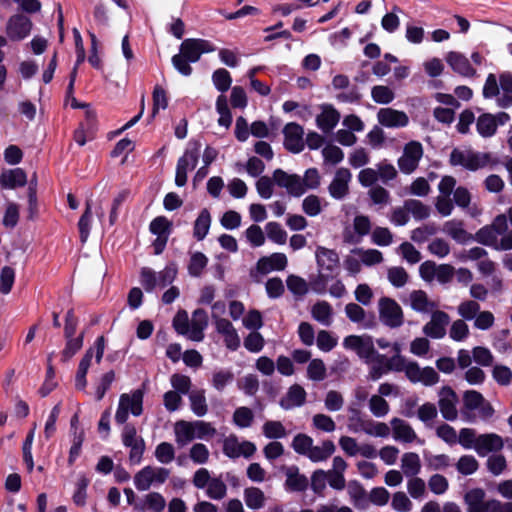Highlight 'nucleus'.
Listing matches in <instances>:
<instances>
[{"instance_id":"nucleus-1","label":"nucleus","mask_w":512,"mask_h":512,"mask_svg":"<svg viewBox=\"0 0 512 512\" xmlns=\"http://www.w3.org/2000/svg\"><path fill=\"white\" fill-rule=\"evenodd\" d=\"M483 97L496 98V104L500 108L512 106V73L505 71L499 75L490 73L483 86Z\"/></svg>"},{"instance_id":"nucleus-2","label":"nucleus","mask_w":512,"mask_h":512,"mask_svg":"<svg viewBox=\"0 0 512 512\" xmlns=\"http://www.w3.org/2000/svg\"><path fill=\"white\" fill-rule=\"evenodd\" d=\"M457 313L464 321H473L474 328L482 331L494 326L495 317L491 311L481 310L480 304L472 299H466L457 306Z\"/></svg>"},{"instance_id":"nucleus-3","label":"nucleus","mask_w":512,"mask_h":512,"mask_svg":"<svg viewBox=\"0 0 512 512\" xmlns=\"http://www.w3.org/2000/svg\"><path fill=\"white\" fill-rule=\"evenodd\" d=\"M450 163L454 166L459 165L465 169L476 171L487 166H495L498 160L493 158L490 153L454 149L450 154Z\"/></svg>"},{"instance_id":"nucleus-4","label":"nucleus","mask_w":512,"mask_h":512,"mask_svg":"<svg viewBox=\"0 0 512 512\" xmlns=\"http://www.w3.org/2000/svg\"><path fill=\"white\" fill-rule=\"evenodd\" d=\"M144 392L136 389L130 393H123L119 397L118 407L115 413V421L118 424H125L129 413L138 417L143 413Z\"/></svg>"},{"instance_id":"nucleus-5","label":"nucleus","mask_w":512,"mask_h":512,"mask_svg":"<svg viewBox=\"0 0 512 512\" xmlns=\"http://www.w3.org/2000/svg\"><path fill=\"white\" fill-rule=\"evenodd\" d=\"M170 476V470L165 467L147 465L139 470L133 478L138 491H147L152 486L164 484Z\"/></svg>"},{"instance_id":"nucleus-6","label":"nucleus","mask_w":512,"mask_h":512,"mask_svg":"<svg viewBox=\"0 0 512 512\" xmlns=\"http://www.w3.org/2000/svg\"><path fill=\"white\" fill-rule=\"evenodd\" d=\"M315 259L318 274L322 280H328L338 275L340 270V258L336 250L319 245L315 250Z\"/></svg>"},{"instance_id":"nucleus-7","label":"nucleus","mask_w":512,"mask_h":512,"mask_svg":"<svg viewBox=\"0 0 512 512\" xmlns=\"http://www.w3.org/2000/svg\"><path fill=\"white\" fill-rule=\"evenodd\" d=\"M200 149L201 144L198 141L190 142L183 156L179 158L175 174V184L178 187H183L187 183V174L196 167Z\"/></svg>"},{"instance_id":"nucleus-8","label":"nucleus","mask_w":512,"mask_h":512,"mask_svg":"<svg viewBox=\"0 0 512 512\" xmlns=\"http://www.w3.org/2000/svg\"><path fill=\"white\" fill-rule=\"evenodd\" d=\"M380 321L390 327L398 328L404 322L401 306L392 298L382 297L378 302Z\"/></svg>"},{"instance_id":"nucleus-9","label":"nucleus","mask_w":512,"mask_h":512,"mask_svg":"<svg viewBox=\"0 0 512 512\" xmlns=\"http://www.w3.org/2000/svg\"><path fill=\"white\" fill-rule=\"evenodd\" d=\"M352 226V229L346 227L342 233L343 241L347 244L360 243L365 236L371 235L373 230L370 218L363 214L354 217Z\"/></svg>"},{"instance_id":"nucleus-10","label":"nucleus","mask_w":512,"mask_h":512,"mask_svg":"<svg viewBox=\"0 0 512 512\" xmlns=\"http://www.w3.org/2000/svg\"><path fill=\"white\" fill-rule=\"evenodd\" d=\"M343 346L348 350L356 352L365 362L377 353L374 348L373 339L369 335H349L344 338Z\"/></svg>"},{"instance_id":"nucleus-11","label":"nucleus","mask_w":512,"mask_h":512,"mask_svg":"<svg viewBox=\"0 0 512 512\" xmlns=\"http://www.w3.org/2000/svg\"><path fill=\"white\" fill-rule=\"evenodd\" d=\"M423 156V148L419 142L411 141L404 147L402 156L398 159L401 172L411 174L419 164Z\"/></svg>"},{"instance_id":"nucleus-12","label":"nucleus","mask_w":512,"mask_h":512,"mask_svg":"<svg viewBox=\"0 0 512 512\" xmlns=\"http://www.w3.org/2000/svg\"><path fill=\"white\" fill-rule=\"evenodd\" d=\"M438 406L442 417L447 421H455L458 418V397L452 388L442 387L438 392Z\"/></svg>"},{"instance_id":"nucleus-13","label":"nucleus","mask_w":512,"mask_h":512,"mask_svg":"<svg viewBox=\"0 0 512 512\" xmlns=\"http://www.w3.org/2000/svg\"><path fill=\"white\" fill-rule=\"evenodd\" d=\"M215 46L204 39H186L180 46V54L188 61L197 62L203 53L215 51Z\"/></svg>"},{"instance_id":"nucleus-14","label":"nucleus","mask_w":512,"mask_h":512,"mask_svg":"<svg viewBox=\"0 0 512 512\" xmlns=\"http://www.w3.org/2000/svg\"><path fill=\"white\" fill-rule=\"evenodd\" d=\"M430 320L423 326V333L432 339H441L446 335V327L450 322L449 315L436 309L431 312Z\"/></svg>"},{"instance_id":"nucleus-15","label":"nucleus","mask_w":512,"mask_h":512,"mask_svg":"<svg viewBox=\"0 0 512 512\" xmlns=\"http://www.w3.org/2000/svg\"><path fill=\"white\" fill-rule=\"evenodd\" d=\"M500 236L495 232V230L490 226H485L481 228L476 233L477 241L486 245L491 246L497 250H510L512 249V235L509 234L507 236Z\"/></svg>"},{"instance_id":"nucleus-16","label":"nucleus","mask_w":512,"mask_h":512,"mask_svg":"<svg viewBox=\"0 0 512 512\" xmlns=\"http://www.w3.org/2000/svg\"><path fill=\"white\" fill-rule=\"evenodd\" d=\"M273 180L278 187L284 188L289 195L293 197H301L303 195L300 175L289 174L282 169H276L273 172Z\"/></svg>"},{"instance_id":"nucleus-17","label":"nucleus","mask_w":512,"mask_h":512,"mask_svg":"<svg viewBox=\"0 0 512 512\" xmlns=\"http://www.w3.org/2000/svg\"><path fill=\"white\" fill-rule=\"evenodd\" d=\"M351 179L352 174L347 168L337 169L328 186L329 195L335 200H343L349 194Z\"/></svg>"},{"instance_id":"nucleus-18","label":"nucleus","mask_w":512,"mask_h":512,"mask_svg":"<svg viewBox=\"0 0 512 512\" xmlns=\"http://www.w3.org/2000/svg\"><path fill=\"white\" fill-rule=\"evenodd\" d=\"M256 451V446L250 441H239L236 436H229L224 440L223 452L230 458L251 457Z\"/></svg>"},{"instance_id":"nucleus-19","label":"nucleus","mask_w":512,"mask_h":512,"mask_svg":"<svg viewBox=\"0 0 512 512\" xmlns=\"http://www.w3.org/2000/svg\"><path fill=\"white\" fill-rule=\"evenodd\" d=\"M284 145L292 153H299L304 149V131L297 123H288L283 130Z\"/></svg>"},{"instance_id":"nucleus-20","label":"nucleus","mask_w":512,"mask_h":512,"mask_svg":"<svg viewBox=\"0 0 512 512\" xmlns=\"http://www.w3.org/2000/svg\"><path fill=\"white\" fill-rule=\"evenodd\" d=\"M320 112L316 116L317 127L324 133L332 131L340 120V113L331 104H321Z\"/></svg>"},{"instance_id":"nucleus-21","label":"nucleus","mask_w":512,"mask_h":512,"mask_svg":"<svg viewBox=\"0 0 512 512\" xmlns=\"http://www.w3.org/2000/svg\"><path fill=\"white\" fill-rule=\"evenodd\" d=\"M32 23L24 15L12 16L6 27V33L11 40H22L27 37L31 31Z\"/></svg>"},{"instance_id":"nucleus-22","label":"nucleus","mask_w":512,"mask_h":512,"mask_svg":"<svg viewBox=\"0 0 512 512\" xmlns=\"http://www.w3.org/2000/svg\"><path fill=\"white\" fill-rule=\"evenodd\" d=\"M378 122L387 128H401L409 123L407 114L392 108H381L377 113Z\"/></svg>"},{"instance_id":"nucleus-23","label":"nucleus","mask_w":512,"mask_h":512,"mask_svg":"<svg viewBox=\"0 0 512 512\" xmlns=\"http://www.w3.org/2000/svg\"><path fill=\"white\" fill-rule=\"evenodd\" d=\"M464 405L468 410H479L482 417H491L494 410L492 406L485 401L481 393L475 390L466 391L463 395Z\"/></svg>"},{"instance_id":"nucleus-24","label":"nucleus","mask_w":512,"mask_h":512,"mask_svg":"<svg viewBox=\"0 0 512 512\" xmlns=\"http://www.w3.org/2000/svg\"><path fill=\"white\" fill-rule=\"evenodd\" d=\"M504 447L503 438L496 433L479 434L475 452L479 456H486L491 452H498Z\"/></svg>"},{"instance_id":"nucleus-25","label":"nucleus","mask_w":512,"mask_h":512,"mask_svg":"<svg viewBox=\"0 0 512 512\" xmlns=\"http://www.w3.org/2000/svg\"><path fill=\"white\" fill-rule=\"evenodd\" d=\"M288 264L287 256L284 253H272L269 256L261 257L256 264V269L261 274H268L272 271H282Z\"/></svg>"},{"instance_id":"nucleus-26","label":"nucleus","mask_w":512,"mask_h":512,"mask_svg":"<svg viewBox=\"0 0 512 512\" xmlns=\"http://www.w3.org/2000/svg\"><path fill=\"white\" fill-rule=\"evenodd\" d=\"M393 438L403 443H412L418 440V436L412 426L403 419L392 418L390 421Z\"/></svg>"},{"instance_id":"nucleus-27","label":"nucleus","mask_w":512,"mask_h":512,"mask_svg":"<svg viewBox=\"0 0 512 512\" xmlns=\"http://www.w3.org/2000/svg\"><path fill=\"white\" fill-rule=\"evenodd\" d=\"M411 308L419 313H431L438 307L437 303L431 300L423 290H414L409 294Z\"/></svg>"},{"instance_id":"nucleus-28","label":"nucleus","mask_w":512,"mask_h":512,"mask_svg":"<svg viewBox=\"0 0 512 512\" xmlns=\"http://www.w3.org/2000/svg\"><path fill=\"white\" fill-rule=\"evenodd\" d=\"M445 59L451 69L462 76L472 77L476 74L469 60L461 53L449 52Z\"/></svg>"},{"instance_id":"nucleus-29","label":"nucleus","mask_w":512,"mask_h":512,"mask_svg":"<svg viewBox=\"0 0 512 512\" xmlns=\"http://www.w3.org/2000/svg\"><path fill=\"white\" fill-rule=\"evenodd\" d=\"M208 326V316L203 309H196L189 324L190 340L200 342L204 338V330Z\"/></svg>"},{"instance_id":"nucleus-30","label":"nucleus","mask_w":512,"mask_h":512,"mask_svg":"<svg viewBox=\"0 0 512 512\" xmlns=\"http://www.w3.org/2000/svg\"><path fill=\"white\" fill-rule=\"evenodd\" d=\"M306 391L298 384L292 385L286 395L280 400V406L285 410L300 407L305 403Z\"/></svg>"},{"instance_id":"nucleus-31","label":"nucleus","mask_w":512,"mask_h":512,"mask_svg":"<svg viewBox=\"0 0 512 512\" xmlns=\"http://www.w3.org/2000/svg\"><path fill=\"white\" fill-rule=\"evenodd\" d=\"M175 442L183 447L195 439L193 421L179 420L174 424Z\"/></svg>"},{"instance_id":"nucleus-32","label":"nucleus","mask_w":512,"mask_h":512,"mask_svg":"<svg viewBox=\"0 0 512 512\" xmlns=\"http://www.w3.org/2000/svg\"><path fill=\"white\" fill-rule=\"evenodd\" d=\"M216 330L224 337L225 345L228 349L235 351L240 346V338L229 320H218L215 323Z\"/></svg>"},{"instance_id":"nucleus-33","label":"nucleus","mask_w":512,"mask_h":512,"mask_svg":"<svg viewBox=\"0 0 512 512\" xmlns=\"http://www.w3.org/2000/svg\"><path fill=\"white\" fill-rule=\"evenodd\" d=\"M105 345H106V340H105L104 336H99L96 339L94 346L89 348L86 351L83 358L81 359L79 366H78V370H81L82 372H86V373L88 372L90 365H91V360L94 355V351H95L96 362L100 363V361L103 357V354H104Z\"/></svg>"},{"instance_id":"nucleus-34","label":"nucleus","mask_w":512,"mask_h":512,"mask_svg":"<svg viewBox=\"0 0 512 512\" xmlns=\"http://www.w3.org/2000/svg\"><path fill=\"white\" fill-rule=\"evenodd\" d=\"M311 314L314 320L323 326H330L333 322V308L326 301H318L311 308Z\"/></svg>"},{"instance_id":"nucleus-35","label":"nucleus","mask_w":512,"mask_h":512,"mask_svg":"<svg viewBox=\"0 0 512 512\" xmlns=\"http://www.w3.org/2000/svg\"><path fill=\"white\" fill-rule=\"evenodd\" d=\"M243 498L246 506L251 510H260L266 505V496L258 487H247L243 491Z\"/></svg>"},{"instance_id":"nucleus-36","label":"nucleus","mask_w":512,"mask_h":512,"mask_svg":"<svg viewBox=\"0 0 512 512\" xmlns=\"http://www.w3.org/2000/svg\"><path fill=\"white\" fill-rule=\"evenodd\" d=\"M464 502L467 512H483L485 508V491L481 488H474L466 492Z\"/></svg>"},{"instance_id":"nucleus-37","label":"nucleus","mask_w":512,"mask_h":512,"mask_svg":"<svg viewBox=\"0 0 512 512\" xmlns=\"http://www.w3.org/2000/svg\"><path fill=\"white\" fill-rule=\"evenodd\" d=\"M443 231L458 243H466L471 239V235L464 229L461 220H449L444 223Z\"/></svg>"},{"instance_id":"nucleus-38","label":"nucleus","mask_w":512,"mask_h":512,"mask_svg":"<svg viewBox=\"0 0 512 512\" xmlns=\"http://www.w3.org/2000/svg\"><path fill=\"white\" fill-rule=\"evenodd\" d=\"M401 470L409 478L417 476L422 468L420 457L415 452H406L401 457Z\"/></svg>"},{"instance_id":"nucleus-39","label":"nucleus","mask_w":512,"mask_h":512,"mask_svg":"<svg viewBox=\"0 0 512 512\" xmlns=\"http://www.w3.org/2000/svg\"><path fill=\"white\" fill-rule=\"evenodd\" d=\"M366 363L370 366L369 378L371 380H378L389 372L388 358L378 352L371 359H368Z\"/></svg>"},{"instance_id":"nucleus-40","label":"nucleus","mask_w":512,"mask_h":512,"mask_svg":"<svg viewBox=\"0 0 512 512\" xmlns=\"http://www.w3.org/2000/svg\"><path fill=\"white\" fill-rule=\"evenodd\" d=\"M166 507V500L159 492H150L144 496L143 503L136 506L141 512L151 510L162 512Z\"/></svg>"},{"instance_id":"nucleus-41","label":"nucleus","mask_w":512,"mask_h":512,"mask_svg":"<svg viewBox=\"0 0 512 512\" xmlns=\"http://www.w3.org/2000/svg\"><path fill=\"white\" fill-rule=\"evenodd\" d=\"M27 182L25 172L20 169H12L4 172L0 177L2 187L13 189L17 186H24Z\"/></svg>"},{"instance_id":"nucleus-42","label":"nucleus","mask_w":512,"mask_h":512,"mask_svg":"<svg viewBox=\"0 0 512 512\" xmlns=\"http://www.w3.org/2000/svg\"><path fill=\"white\" fill-rule=\"evenodd\" d=\"M285 485L291 491H304L308 486V479L299 473L297 467H290L286 472Z\"/></svg>"},{"instance_id":"nucleus-43","label":"nucleus","mask_w":512,"mask_h":512,"mask_svg":"<svg viewBox=\"0 0 512 512\" xmlns=\"http://www.w3.org/2000/svg\"><path fill=\"white\" fill-rule=\"evenodd\" d=\"M476 128L482 137H492L497 131L494 115L490 113L480 115L476 122Z\"/></svg>"},{"instance_id":"nucleus-44","label":"nucleus","mask_w":512,"mask_h":512,"mask_svg":"<svg viewBox=\"0 0 512 512\" xmlns=\"http://www.w3.org/2000/svg\"><path fill=\"white\" fill-rule=\"evenodd\" d=\"M210 225H211L210 212L207 209L201 210V212L199 213V215L194 223V231H193L194 237L199 241L203 240L209 232Z\"/></svg>"},{"instance_id":"nucleus-45","label":"nucleus","mask_w":512,"mask_h":512,"mask_svg":"<svg viewBox=\"0 0 512 512\" xmlns=\"http://www.w3.org/2000/svg\"><path fill=\"white\" fill-rule=\"evenodd\" d=\"M335 445L332 441H324L319 446H312L307 457L313 462H321L328 459L334 452Z\"/></svg>"},{"instance_id":"nucleus-46","label":"nucleus","mask_w":512,"mask_h":512,"mask_svg":"<svg viewBox=\"0 0 512 512\" xmlns=\"http://www.w3.org/2000/svg\"><path fill=\"white\" fill-rule=\"evenodd\" d=\"M234 379V373L230 369H218L212 374L211 384L215 390L221 392L232 384Z\"/></svg>"},{"instance_id":"nucleus-47","label":"nucleus","mask_w":512,"mask_h":512,"mask_svg":"<svg viewBox=\"0 0 512 512\" xmlns=\"http://www.w3.org/2000/svg\"><path fill=\"white\" fill-rule=\"evenodd\" d=\"M352 253H355L360 258V261L362 264L366 266H373L376 264H380L383 262L384 257L383 253L377 249H363V248H356L352 250Z\"/></svg>"},{"instance_id":"nucleus-48","label":"nucleus","mask_w":512,"mask_h":512,"mask_svg":"<svg viewBox=\"0 0 512 512\" xmlns=\"http://www.w3.org/2000/svg\"><path fill=\"white\" fill-rule=\"evenodd\" d=\"M407 492L412 499L422 500L427 495L425 481L418 477H409L406 484Z\"/></svg>"},{"instance_id":"nucleus-49","label":"nucleus","mask_w":512,"mask_h":512,"mask_svg":"<svg viewBox=\"0 0 512 512\" xmlns=\"http://www.w3.org/2000/svg\"><path fill=\"white\" fill-rule=\"evenodd\" d=\"M190 406L192 412L198 416H204L208 411V405L203 390L192 391L189 394Z\"/></svg>"},{"instance_id":"nucleus-50","label":"nucleus","mask_w":512,"mask_h":512,"mask_svg":"<svg viewBox=\"0 0 512 512\" xmlns=\"http://www.w3.org/2000/svg\"><path fill=\"white\" fill-rule=\"evenodd\" d=\"M175 453L174 446L169 442L159 443L154 450L156 460L164 465L171 463L175 459Z\"/></svg>"},{"instance_id":"nucleus-51","label":"nucleus","mask_w":512,"mask_h":512,"mask_svg":"<svg viewBox=\"0 0 512 512\" xmlns=\"http://www.w3.org/2000/svg\"><path fill=\"white\" fill-rule=\"evenodd\" d=\"M393 240V233L387 227L377 226L371 232V242L377 246H390Z\"/></svg>"},{"instance_id":"nucleus-52","label":"nucleus","mask_w":512,"mask_h":512,"mask_svg":"<svg viewBox=\"0 0 512 512\" xmlns=\"http://www.w3.org/2000/svg\"><path fill=\"white\" fill-rule=\"evenodd\" d=\"M232 420L237 427L248 428L254 421V413L250 408L241 406L234 411Z\"/></svg>"},{"instance_id":"nucleus-53","label":"nucleus","mask_w":512,"mask_h":512,"mask_svg":"<svg viewBox=\"0 0 512 512\" xmlns=\"http://www.w3.org/2000/svg\"><path fill=\"white\" fill-rule=\"evenodd\" d=\"M362 431L374 437H388L390 435V427L383 422H375L368 420L362 423Z\"/></svg>"},{"instance_id":"nucleus-54","label":"nucleus","mask_w":512,"mask_h":512,"mask_svg":"<svg viewBox=\"0 0 512 512\" xmlns=\"http://www.w3.org/2000/svg\"><path fill=\"white\" fill-rule=\"evenodd\" d=\"M371 414L377 418L385 417L390 411L389 403L378 395H372L368 402Z\"/></svg>"},{"instance_id":"nucleus-55","label":"nucleus","mask_w":512,"mask_h":512,"mask_svg":"<svg viewBox=\"0 0 512 512\" xmlns=\"http://www.w3.org/2000/svg\"><path fill=\"white\" fill-rule=\"evenodd\" d=\"M479 468V462L473 455H462L457 463V471L464 476L474 474Z\"/></svg>"},{"instance_id":"nucleus-56","label":"nucleus","mask_w":512,"mask_h":512,"mask_svg":"<svg viewBox=\"0 0 512 512\" xmlns=\"http://www.w3.org/2000/svg\"><path fill=\"white\" fill-rule=\"evenodd\" d=\"M208 264V258L201 252L191 255L188 264V272L192 277H199Z\"/></svg>"},{"instance_id":"nucleus-57","label":"nucleus","mask_w":512,"mask_h":512,"mask_svg":"<svg viewBox=\"0 0 512 512\" xmlns=\"http://www.w3.org/2000/svg\"><path fill=\"white\" fill-rule=\"evenodd\" d=\"M302 210L309 217H316L322 212V200L314 194L306 196L302 201Z\"/></svg>"},{"instance_id":"nucleus-58","label":"nucleus","mask_w":512,"mask_h":512,"mask_svg":"<svg viewBox=\"0 0 512 512\" xmlns=\"http://www.w3.org/2000/svg\"><path fill=\"white\" fill-rule=\"evenodd\" d=\"M210 451L203 443H195L189 449V458L194 464L204 465L208 462Z\"/></svg>"},{"instance_id":"nucleus-59","label":"nucleus","mask_w":512,"mask_h":512,"mask_svg":"<svg viewBox=\"0 0 512 512\" xmlns=\"http://www.w3.org/2000/svg\"><path fill=\"white\" fill-rule=\"evenodd\" d=\"M267 237L272 242L283 245L287 241V232L282 228L278 222H268L265 225Z\"/></svg>"},{"instance_id":"nucleus-60","label":"nucleus","mask_w":512,"mask_h":512,"mask_svg":"<svg viewBox=\"0 0 512 512\" xmlns=\"http://www.w3.org/2000/svg\"><path fill=\"white\" fill-rule=\"evenodd\" d=\"M470 334L469 326L463 319H457L452 322L449 329V336L456 342H462L468 338Z\"/></svg>"},{"instance_id":"nucleus-61","label":"nucleus","mask_w":512,"mask_h":512,"mask_svg":"<svg viewBox=\"0 0 512 512\" xmlns=\"http://www.w3.org/2000/svg\"><path fill=\"white\" fill-rule=\"evenodd\" d=\"M479 434L472 428H462L458 434L457 443H459L464 449H473L477 446Z\"/></svg>"},{"instance_id":"nucleus-62","label":"nucleus","mask_w":512,"mask_h":512,"mask_svg":"<svg viewBox=\"0 0 512 512\" xmlns=\"http://www.w3.org/2000/svg\"><path fill=\"white\" fill-rule=\"evenodd\" d=\"M405 203L409 215L411 214L416 220H424L430 216V207L423 204L421 201L411 199L405 201Z\"/></svg>"},{"instance_id":"nucleus-63","label":"nucleus","mask_w":512,"mask_h":512,"mask_svg":"<svg viewBox=\"0 0 512 512\" xmlns=\"http://www.w3.org/2000/svg\"><path fill=\"white\" fill-rule=\"evenodd\" d=\"M245 238L252 247H261L266 237L262 228L256 224L250 225L244 232Z\"/></svg>"},{"instance_id":"nucleus-64","label":"nucleus","mask_w":512,"mask_h":512,"mask_svg":"<svg viewBox=\"0 0 512 512\" xmlns=\"http://www.w3.org/2000/svg\"><path fill=\"white\" fill-rule=\"evenodd\" d=\"M391 507L397 512H410L413 509V503L406 493L398 491L392 496Z\"/></svg>"}]
</instances>
